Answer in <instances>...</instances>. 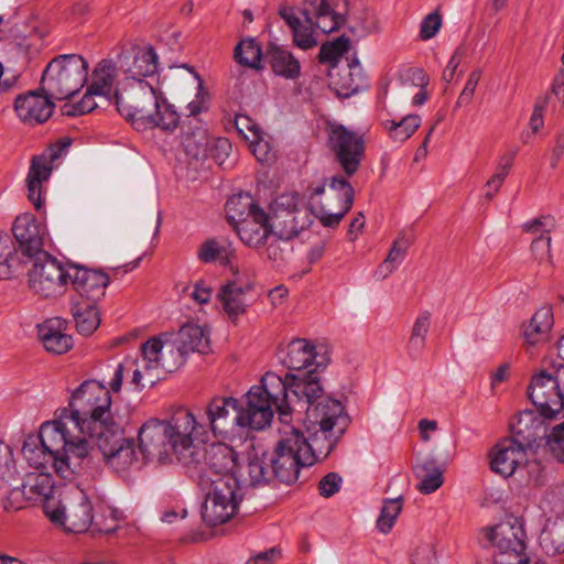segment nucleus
<instances>
[{
    "mask_svg": "<svg viewBox=\"0 0 564 564\" xmlns=\"http://www.w3.org/2000/svg\"><path fill=\"white\" fill-rule=\"evenodd\" d=\"M235 127L246 141L254 140L261 133V127L249 116L237 115Z\"/></svg>",
    "mask_w": 564,
    "mask_h": 564,
    "instance_id": "nucleus-54",
    "label": "nucleus"
},
{
    "mask_svg": "<svg viewBox=\"0 0 564 564\" xmlns=\"http://www.w3.org/2000/svg\"><path fill=\"white\" fill-rule=\"evenodd\" d=\"M198 304H206L212 297V289L204 281H198L191 294Z\"/></svg>",
    "mask_w": 564,
    "mask_h": 564,
    "instance_id": "nucleus-63",
    "label": "nucleus"
},
{
    "mask_svg": "<svg viewBox=\"0 0 564 564\" xmlns=\"http://www.w3.org/2000/svg\"><path fill=\"white\" fill-rule=\"evenodd\" d=\"M414 475L419 479L417 490L424 495L436 491L443 485V470L433 458H425L414 467Z\"/></svg>",
    "mask_w": 564,
    "mask_h": 564,
    "instance_id": "nucleus-36",
    "label": "nucleus"
},
{
    "mask_svg": "<svg viewBox=\"0 0 564 564\" xmlns=\"http://www.w3.org/2000/svg\"><path fill=\"white\" fill-rule=\"evenodd\" d=\"M340 485L341 477L336 473H328L318 484L319 495L329 498L340 489Z\"/></svg>",
    "mask_w": 564,
    "mask_h": 564,
    "instance_id": "nucleus-57",
    "label": "nucleus"
},
{
    "mask_svg": "<svg viewBox=\"0 0 564 564\" xmlns=\"http://www.w3.org/2000/svg\"><path fill=\"white\" fill-rule=\"evenodd\" d=\"M305 414L307 436L286 426L272 452L250 458L251 486H264L274 480L286 485L295 482L301 468L313 466L330 454L350 423L343 404L332 398L311 402Z\"/></svg>",
    "mask_w": 564,
    "mask_h": 564,
    "instance_id": "nucleus-1",
    "label": "nucleus"
},
{
    "mask_svg": "<svg viewBox=\"0 0 564 564\" xmlns=\"http://www.w3.org/2000/svg\"><path fill=\"white\" fill-rule=\"evenodd\" d=\"M52 476L48 473H29L25 475L21 492L26 500H44V512L50 521L65 532H70L67 527L66 510L67 507L61 500H56L52 495L55 490Z\"/></svg>",
    "mask_w": 564,
    "mask_h": 564,
    "instance_id": "nucleus-14",
    "label": "nucleus"
},
{
    "mask_svg": "<svg viewBox=\"0 0 564 564\" xmlns=\"http://www.w3.org/2000/svg\"><path fill=\"white\" fill-rule=\"evenodd\" d=\"M73 68H76L77 78L73 79L78 87L73 89V117L83 116L97 108L95 96H101L100 94L90 93V88L87 87L86 93L80 100H75V97L80 88H83L88 82L89 64L82 56L73 54Z\"/></svg>",
    "mask_w": 564,
    "mask_h": 564,
    "instance_id": "nucleus-29",
    "label": "nucleus"
},
{
    "mask_svg": "<svg viewBox=\"0 0 564 564\" xmlns=\"http://www.w3.org/2000/svg\"><path fill=\"white\" fill-rule=\"evenodd\" d=\"M158 355V364L161 371L173 372L184 364L185 355L181 351L178 346L174 349L172 345L163 344V348H160V352Z\"/></svg>",
    "mask_w": 564,
    "mask_h": 564,
    "instance_id": "nucleus-50",
    "label": "nucleus"
},
{
    "mask_svg": "<svg viewBox=\"0 0 564 564\" xmlns=\"http://www.w3.org/2000/svg\"><path fill=\"white\" fill-rule=\"evenodd\" d=\"M68 63H70V54L59 55L52 59L43 72L40 90L51 100H67L70 98Z\"/></svg>",
    "mask_w": 564,
    "mask_h": 564,
    "instance_id": "nucleus-23",
    "label": "nucleus"
},
{
    "mask_svg": "<svg viewBox=\"0 0 564 564\" xmlns=\"http://www.w3.org/2000/svg\"><path fill=\"white\" fill-rule=\"evenodd\" d=\"M480 78H481V69H479V68L473 70L469 74V77L465 84V87L462 90V93L456 101L455 108H458V107H462L465 105H469L471 102L475 90L478 86Z\"/></svg>",
    "mask_w": 564,
    "mask_h": 564,
    "instance_id": "nucleus-55",
    "label": "nucleus"
},
{
    "mask_svg": "<svg viewBox=\"0 0 564 564\" xmlns=\"http://www.w3.org/2000/svg\"><path fill=\"white\" fill-rule=\"evenodd\" d=\"M117 77V67L112 59L104 58L94 68L91 84L88 86L90 93L100 94L109 102L113 104L112 86Z\"/></svg>",
    "mask_w": 564,
    "mask_h": 564,
    "instance_id": "nucleus-35",
    "label": "nucleus"
},
{
    "mask_svg": "<svg viewBox=\"0 0 564 564\" xmlns=\"http://www.w3.org/2000/svg\"><path fill=\"white\" fill-rule=\"evenodd\" d=\"M235 256V250L229 242H220L216 239H208L204 241L198 251L197 257L204 263H212L219 261L224 265H230L231 259Z\"/></svg>",
    "mask_w": 564,
    "mask_h": 564,
    "instance_id": "nucleus-40",
    "label": "nucleus"
},
{
    "mask_svg": "<svg viewBox=\"0 0 564 564\" xmlns=\"http://www.w3.org/2000/svg\"><path fill=\"white\" fill-rule=\"evenodd\" d=\"M553 325V313L550 306H543L539 308L533 316L529 325L524 330L525 340L533 345L540 340V337L545 335Z\"/></svg>",
    "mask_w": 564,
    "mask_h": 564,
    "instance_id": "nucleus-42",
    "label": "nucleus"
},
{
    "mask_svg": "<svg viewBox=\"0 0 564 564\" xmlns=\"http://www.w3.org/2000/svg\"><path fill=\"white\" fill-rule=\"evenodd\" d=\"M324 388L319 377L312 372L286 375L281 378L274 372H267L259 386L250 388L246 394L247 413L245 423L252 430H262L273 417V408L281 422L288 424L294 406L305 409L311 402L323 398Z\"/></svg>",
    "mask_w": 564,
    "mask_h": 564,
    "instance_id": "nucleus-3",
    "label": "nucleus"
},
{
    "mask_svg": "<svg viewBox=\"0 0 564 564\" xmlns=\"http://www.w3.org/2000/svg\"><path fill=\"white\" fill-rule=\"evenodd\" d=\"M421 118L417 115H408L400 121L387 120L383 122L391 139L397 142H404L419 129Z\"/></svg>",
    "mask_w": 564,
    "mask_h": 564,
    "instance_id": "nucleus-45",
    "label": "nucleus"
},
{
    "mask_svg": "<svg viewBox=\"0 0 564 564\" xmlns=\"http://www.w3.org/2000/svg\"><path fill=\"white\" fill-rule=\"evenodd\" d=\"M207 137L204 131H198L183 139V145L188 155L195 159L205 156L207 152Z\"/></svg>",
    "mask_w": 564,
    "mask_h": 564,
    "instance_id": "nucleus-52",
    "label": "nucleus"
},
{
    "mask_svg": "<svg viewBox=\"0 0 564 564\" xmlns=\"http://www.w3.org/2000/svg\"><path fill=\"white\" fill-rule=\"evenodd\" d=\"M79 489V502L73 511V534L87 532L94 527L93 506L83 489Z\"/></svg>",
    "mask_w": 564,
    "mask_h": 564,
    "instance_id": "nucleus-47",
    "label": "nucleus"
},
{
    "mask_svg": "<svg viewBox=\"0 0 564 564\" xmlns=\"http://www.w3.org/2000/svg\"><path fill=\"white\" fill-rule=\"evenodd\" d=\"M177 341L184 355L189 352L207 354L210 350L208 333L196 324L183 325L178 330Z\"/></svg>",
    "mask_w": 564,
    "mask_h": 564,
    "instance_id": "nucleus-34",
    "label": "nucleus"
},
{
    "mask_svg": "<svg viewBox=\"0 0 564 564\" xmlns=\"http://www.w3.org/2000/svg\"><path fill=\"white\" fill-rule=\"evenodd\" d=\"M73 295L75 301L98 303L105 296L111 276L104 270L90 269L73 262Z\"/></svg>",
    "mask_w": 564,
    "mask_h": 564,
    "instance_id": "nucleus-20",
    "label": "nucleus"
},
{
    "mask_svg": "<svg viewBox=\"0 0 564 564\" xmlns=\"http://www.w3.org/2000/svg\"><path fill=\"white\" fill-rule=\"evenodd\" d=\"M100 322L98 303L77 302L73 295V323L79 335L91 336L99 327Z\"/></svg>",
    "mask_w": 564,
    "mask_h": 564,
    "instance_id": "nucleus-32",
    "label": "nucleus"
},
{
    "mask_svg": "<svg viewBox=\"0 0 564 564\" xmlns=\"http://www.w3.org/2000/svg\"><path fill=\"white\" fill-rule=\"evenodd\" d=\"M347 13L348 0H301L297 6L284 4L279 9L292 35H345Z\"/></svg>",
    "mask_w": 564,
    "mask_h": 564,
    "instance_id": "nucleus-6",
    "label": "nucleus"
},
{
    "mask_svg": "<svg viewBox=\"0 0 564 564\" xmlns=\"http://www.w3.org/2000/svg\"><path fill=\"white\" fill-rule=\"evenodd\" d=\"M113 105L139 131L159 128L172 132L180 123L174 106L167 102L162 91L143 79L134 80L122 93H113Z\"/></svg>",
    "mask_w": 564,
    "mask_h": 564,
    "instance_id": "nucleus-5",
    "label": "nucleus"
},
{
    "mask_svg": "<svg viewBox=\"0 0 564 564\" xmlns=\"http://www.w3.org/2000/svg\"><path fill=\"white\" fill-rule=\"evenodd\" d=\"M138 438L147 459L165 464L174 457L197 485L204 480L227 482L229 477L239 481L236 475L238 454L223 443L207 447L206 425L198 423L186 408L177 409L169 420H148L140 427Z\"/></svg>",
    "mask_w": 564,
    "mask_h": 564,
    "instance_id": "nucleus-2",
    "label": "nucleus"
},
{
    "mask_svg": "<svg viewBox=\"0 0 564 564\" xmlns=\"http://www.w3.org/2000/svg\"><path fill=\"white\" fill-rule=\"evenodd\" d=\"M22 454L31 467L41 469L52 465L54 468V456L46 451V446H44L37 435L26 436L23 443Z\"/></svg>",
    "mask_w": 564,
    "mask_h": 564,
    "instance_id": "nucleus-39",
    "label": "nucleus"
},
{
    "mask_svg": "<svg viewBox=\"0 0 564 564\" xmlns=\"http://www.w3.org/2000/svg\"><path fill=\"white\" fill-rule=\"evenodd\" d=\"M12 232L18 249L30 263L34 257L44 253V238L46 228L33 214L19 215L12 226Z\"/></svg>",
    "mask_w": 564,
    "mask_h": 564,
    "instance_id": "nucleus-19",
    "label": "nucleus"
},
{
    "mask_svg": "<svg viewBox=\"0 0 564 564\" xmlns=\"http://www.w3.org/2000/svg\"><path fill=\"white\" fill-rule=\"evenodd\" d=\"M231 271L234 278L220 288L217 297L228 317L236 321L247 312L245 295L253 289V283L248 276L241 275L237 268H231Z\"/></svg>",
    "mask_w": 564,
    "mask_h": 564,
    "instance_id": "nucleus-24",
    "label": "nucleus"
},
{
    "mask_svg": "<svg viewBox=\"0 0 564 564\" xmlns=\"http://www.w3.org/2000/svg\"><path fill=\"white\" fill-rule=\"evenodd\" d=\"M350 50L349 37H335L322 44L318 59L322 64H328L333 69L337 66L339 58Z\"/></svg>",
    "mask_w": 564,
    "mask_h": 564,
    "instance_id": "nucleus-46",
    "label": "nucleus"
},
{
    "mask_svg": "<svg viewBox=\"0 0 564 564\" xmlns=\"http://www.w3.org/2000/svg\"><path fill=\"white\" fill-rule=\"evenodd\" d=\"M541 426L542 421L536 417L533 411H523L518 415L517 421L511 423L512 435L509 438L517 441L529 449L536 441Z\"/></svg>",
    "mask_w": 564,
    "mask_h": 564,
    "instance_id": "nucleus-33",
    "label": "nucleus"
},
{
    "mask_svg": "<svg viewBox=\"0 0 564 564\" xmlns=\"http://www.w3.org/2000/svg\"><path fill=\"white\" fill-rule=\"evenodd\" d=\"M15 473L17 466L13 449L9 444L0 441V486H9Z\"/></svg>",
    "mask_w": 564,
    "mask_h": 564,
    "instance_id": "nucleus-49",
    "label": "nucleus"
},
{
    "mask_svg": "<svg viewBox=\"0 0 564 564\" xmlns=\"http://www.w3.org/2000/svg\"><path fill=\"white\" fill-rule=\"evenodd\" d=\"M411 241L401 235L392 245L386 260L378 267L376 274L380 279L389 276L403 261Z\"/></svg>",
    "mask_w": 564,
    "mask_h": 564,
    "instance_id": "nucleus-44",
    "label": "nucleus"
},
{
    "mask_svg": "<svg viewBox=\"0 0 564 564\" xmlns=\"http://www.w3.org/2000/svg\"><path fill=\"white\" fill-rule=\"evenodd\" d=\"M547 97L539 98L533 108V112L530 118V128L534 133L539 132L544 124V111L547 106Z\"/></svg>",
    "mask_w": 564,
    "mask_h": 564,
    "instance_id": "nucleus-58",
    "label": "nucleus"
},
{
    "mask_svg": "<svg viewBox=\"0 0 564 564\" xmlns=\"http://www.w3.org/2000/svg\"><path fill=\"white\" fill-rule=\"evenodd\" d=\"M346 66L329 72L330 85L340 97H350L369 86L367 75L356 54Z\"/></svg>",
    "mask_w": 564,
    "mask_h": 564,
    "instance_id": "nucleus-27",
    "label": "nucleus"
},
{
    "mask_svg": "<svg viewBox=\"0 0 564 564\" xmlns=\"http://www.w3.org/2000/svg\"><path fill=\"white\" fill-rule=\"evenodd\" d=\"M431 326V313L421 312L414 321L406 349L411 358H419L426 345V335Z\"/></svg>",
    "mask_w": 564,
    "mask_h": 564,
    "instance_id": "nucleus-41",
    "label": "nucleus"
},
{
    "mask_svg": "<svg viewBox=\"0 0 564 564\" xmlns=\"http://www.w3.org/2000/svg\"><path fill=\"white\" fill-rule=\"evenodd\" d=\"M546 446L557 462L564 463V422L553 426L547 435Z\"/></svg>",
    "mask_w": 564,
    "mask_h": 564,
    "instance_id": "nucleus-51",
    "label": "nucleus"
},
{
    "mask_svg": "<svg viewBox=\"0 0 564 564\" xmlns=\"http://www.w3.org/2000/svg\"><path fill=\"white\" fill-rule=\"evenodd\" d=\"M29 262L9 234H0V280L19 275Z\"/></svg>",
    "mask_w": 564,
    "mask_h": 564,
    "instance_id": "nucleus-30",
    "label": "nucleus"
},
{
    "mask_svg": "<svg viewBox=\"0 0 564 564\" xmlns=\"http://www.w3.org/2000/svg\"><path fill=\"white\" fill-rule=\"evenodd\" d=\"M433 558L434 552L430 544L417 546L412 555L413 564H431Z\"/></svg>",
    "mask_w": 564,
    "mask_h": 564,
    "instance_id": "nucleus-62",
    "label": "nucleus"
},
{
    "mask_svg": "<svg viewBox=\"0 0 564 564\" xmlns=\"http://www.w3.org/2000/svg\"><path fill=\"white\" fill-rule=\"evenodd\" d=\"M564 155V130L558 132L555 137V144L552 149L551 167L556 169L561 159Z\"/></svg>",
    "mask_w": 564,
    "mask_h": 564,
    "instance_id": "nucleus-64",
    "label": "nucleus"
},
{
    "mask_svg": "<svg viewBox=\"0 0 564 564\" xmlns=\"http://www.w3.org/2000/svg\"><path fill=\"white\" fill-rule=\"evenodd\" d=\"M198 487L205 494L202 518L207 525L223 524L235 516L241 499L240 481L230 477L227 482L204 480Z\"/></svg>",
    "mask_w": 564,
    "mask_h": 564,
    "instance_id": "nucleus-10",
    "label": "nucleus"
},
{
    "mask_svg": "<svg viewBox=\"0 0 564 564\" xmlns=\"http://www.w3.org/2000/svg\"><path fill=\"white\" fill-rule=\"evenodd\" d=\"M347 177L346 175H335L329 180V191L335 193L339 200V208L336 212L332 209L328 196L325 198V202L321 198L325 193V184L308 188L311 212L325 227L337 226L354 205L355 191L347 181Z\"/></svg>",
    "mask_w": 564,
    "mask_h": 564,
    "instance_id": "nucleus-11",
    "label": "nucleus"
},
{
    "mask_svg": "<svg viewBox=\"0 0 564 564\" xmlns=\"http://www.w3.org/2000/svg\"><path fill=\"white\" fill-rule=\"evenodd\" d=\"M94 454L88 464L83 458L80 464L90 468L95 457L101 453L106 462L117 470L127 469L135 458L133 442L123 436V431L118 423L110 424L104 430L94 434Z\"/></svg>",
    "mask_w": 564,
    "mask_h": 564,
    "instance_id": "nucleus-13",
    "label": "nucleus"
},
{
    "mask_svg": "<svg viewBox=\"0 0 564 564\" xmlns=\"http://www.w3.org/2000/svg\"><path fill=\"white\" fill-rule=\"evenodd\" d=\"M528 395L541 416L555 417L564 409V364H552L532 376Z\"/></svg>",
    "mask_w": 564,
    "mask_h": 564,
    "instance_id": "nucleus-9",
    "label": "nucleus"
},
{
    "mask_svg": "<svg viewBox=\"0 0 564 564\" xmlns=\"http://www.w3.org/2000/svg\"><path fill=\"white\" fill-rule=\"evenodd\" d=\"M160 348H163L161 337H152L141 345V359L130 362L134 367L131 383L138 390L153 387L161 379L162 371L158 364Z\"/></svg>",
    "mask_w": 564,
    "mask_h": 564,
    "instance_id": "nucleus-22",
    "label": "nucleus"
},
{
    "mask_svg": "<svg viewBox=\"0 0 564 564\" xmlns=\"http://www.w3.org/2000/svg\"><path fill=\"white\" fill-rule=\"evenodd\" d=\"M248 142L250 150L258 161L268 163L274 159V153L263 130L254 140H249Z\"/></svg>",
    "mask_w": 564,
    "mask_h": 564,
    "instance_id": "nucleus-53",
    "label": "nucleus"
},
{
    "mask_svg": "<svg viewBox=\"0 0 564 564\" xmlns=\"http://www.w3.org/2000/svg\"><path fill=\"white\" fill-rule=\"evenodd\" d=\"M494 564H540L538 561H533L529 553L525 551L509 553L501 555L500 557H494Z\"/></svg>",
    "mask_w": 564,
    "mask_h": 564,
    "instance_id": "nucleus-59",
    "label": "nucleus"
},
{
    "mask_svg": "<svg viewBox=\"0 0 564 564\" xmlns=\"http://www.w3.org/2000/svg\"><path fill=\"white\" fill-rule=\"evenodd\" d=\"M29 271L30 289L42 297L62 295L67 290L68 272L63 264L47 252L33 258Z\"/></svg>",
    "mask_w": 564,
    "mask_h": 564,
    "instance_id": "nucleus-15",
    "label": "nucleus"
},
{
    "mask_svg": "<svg viewBox=\"0 0 564 564\" xmlns=\"http://www.w3.org/2000/svg\"><path fill=\"white\" fill-rule=\"evenodd\" d=\"M156 70L158 55L152 46L140 48L134 55L132 66L128 68L132 78L152 76Z\"/></svg>",
    "mask_w": 564,
    "mask_h": 564,
    "instance_id": "nucleus-43",
    "label": "nucleus"
},
{
    "mask_svg": "<svg viewBox=\"0 0 564 564\" xmlns=\"http://www.w3.org/2000/svg\"><path fill=\"white\" fill-rule=\"evenodd\" d=\"M54 104L39 90H31L19 95L14 100V110L19 119L28 126H36L46 122L53 113Z\"/></svg>",
    "mask_w": 564,
    "mask_h": 564,
    "instance_id": "nucleus-26",
    "label": "nucleus"
},
{
    "mask_svg": "<svg viewBox=\"0 0 564 564\" xmlns=\"http://www.w3.org/2000/svg\"><path fill=\"white\" fill-rule=\"evenodd\" d=\"M489 456L491 470L503 477H510L527 463L528 448L507 437L496 444Z\"/></svg>",
    "mask_w": 564,
    "mask_h": 564,
    "instance_id": "nucleus-25",
    "label": "nucleus"
},
{
    "mask_svg": "<svg viewBox=\"0 0 564 564\" xmlns=\"http://www.w3.org/2000/svg\"><path fill=\"white\" fill-rule=\"evenodd\" d=\"M485 538L495 547L494 557L527 550V534L520 519L510 517L484 530Z\"/></svg>",
    "mask_w": 564,
    "mask_h": 564,
    "instance_id": "nucleus-18",
    "label": "nucleus"
},
{
    "mask_svg": "<svg viewBox=\"0 0 564 564\" xmlns=\"http://www.w3.org/2000/svg\"><path fill=\"white\" fill-rule=\"evenodd\" d=\"M70 148V137H64L50 144L41 154L33 155L30 161L25 183L28 198L36 210L45 204L47 182L53 170L58 169Z\"/></svg>",
    "mask_w": 564,
    "mask_h": 564,
    "instance_id": "nucleus-8",
    "label": "nucleus"
},
{
    "mask_svg": "<svg viewBox=\"0 0 564 564\" xmlns=\"http://www.w3.org/2000/svg\"><path fill=\"white\" fill-rule=\"evenodd\" d=\"M247 413V406L240 409L239 401L232 397H214L205 408V424L207 434L212 432L215 436L226 435L235 425L250 427V424L242 420ZM200 423V421H197Z\"/></svg>",
    "mask_w": 564,
    "mask_h": 564,
    "instance_id": "nucleus-17",
    "label": "nucleus"
},
{
    "mask_svg": "<svg viewBox=\"0 0 564 564\" xmlns=\"http://www.w3.org/2000/svg\"><path fill=\"white\" fill-rule=\"evenodd\" d=\"M442 26V15L438 11L431 12L427 14L422 23L420 35H436Z\"/></svg>",
    "mask_w": 564,
    "mask_h": 564,
    "instance_id": "nucleus-60",
    "label": "nucleus"
},
{
    "mask_svg": "<svg viewBox=\"0 0 564 564\" xmlns=\"http://www.w3.org/2000/svg\"><path fill=\"white\" fill-rule=\"evenodd\" d=\"M68 321L62 317H52L37 325V336L46 351L62 355L70 349V336L67 335Z\"/></svg>",
    "mask_w": 564,
    "mask_h": 564,
    "instance_id": "nucleus-28",
    "label": "nucleus"
},
{
    "mask_svg": "<svg viewBox=\"0 0 564 564\" xmlns=\"http://www.w3.org/2000/svg\"><path fill=\"white\" fill-rule=\"evenodd\" d=\"M265 62L276 76L285 79H296L301 74L300 62L281 46L270 44L265 52Z\"/></svg>",
    "mask_w": 564,
    "mask_h": 564,
    "instance_id": "nucleus-31",
    "label": "nucleus"
},
{
    "mask_svg": "<svg viewBox=\"0 0 564 564\" xmlns=\"http://www.w3.org/2000/svg\"><path fill=\"white\" fill-rule=\"evenodd\" d=\"M540 545L550 556L564 554V519L547 521L541 535Z\"/></svg>",
    "mask_w": 564,
    "mask_h": 564,
    "instance_id": "nucleus-38",
    "label": "nucleus"
},
{
    "mask_svg": "<svg viewBox=\"0 0 564 564\" xmlns=\"http://www.w3.org/2000/svg\"><path fill=\"white\" fill-rule=\"evenodd\" d=\"M282 362L290 370L297 371L296 375L312 372L318 377V371L326 368L327 359L324 355H318L310 341L296 338L288 345Z\"/></svg>",
    "mask_w": 564,
    "mask_h": 564,
    "instance_id": "nucleus-21",
    "label": "nucleus"
},
{
    "mask_svg": "<svg viewBox=\"0 0 564 564\" xmlns=\"http://www.w3.org/2000/svg\"><path fill=\"white\" fill-rule=\"evenodd\" d=\"M110 390L100 381L85 380L73 390V457L90 463L96 449L94 434L117 423Z\"/></svg>",
    "mask_w": 564,
    "mask_h": 564,
    "instance_id": "nucleus-4",
    "label": "nucleus"
},
{
    "mask_svg": "<svg viewBox=\"0 0 564 564\" xmlns=\"http://www.w3.org/2000/svg\"><path fill=\"white\" fill-rule=\"evenodd\" d=\"M531 251L539 262L549 261L551 258V236L541 234L532 241Z\"/></svg>",
    "mask_w": 564,
    "mask_h": 564,
    "instance_id": "nucleus-56",
    "label": "nucleus"
},
{
    "mask_svg": "<svg viewBox=\"0 0 564 564\" xmlns=\"http://www.w3.org/2000/svg\"><path fill=\"white\" fill-rule=\"evenodd\" d=\"M70 401L68 406L59 408L55 411L52 421L44 422L39 434H36L46 451L54 456V470L62 479L67 478L70 470L67 446L70 444L69 432L66 420H70Z\"/></svg>",
    "mask_w": 564,
    "mask_h": 564,
    "instance_id": "nucleus-12",
    "label": "nucleus"
},
{
    "mask_svg": "<svg viewBox=\"0 0 564 564\" xmlns=\"http://www.w3.org/2000/svg\"><path fill=\"white\" fill-rule=\"evenodd\" d=\"M227 219L231 223L241 241L253 248L263 246L272 235L269 216L254 204L249 194L230 197L226 203Z\"/></svg>",
    "mask_w": 564,
    "mask_h": 564,
    "instance_id": "nucleus-7",
    "label": "nucleus"
},
{
    "mask_svg": "<svg viewBox=\"0 0 564 564\" xmlns=\"http://www.w3.org/2000/svg\"><path fill=\"white\" fill-rule=\"evenodd\" d=\"M554 227V219L551 216H542L528 221L523 225V230L527 232L542 231L544 235H549L551 228Z\"/></svg>",
    "mask_w": 564,
    "mask_h": 564,
    "instance_id": "nucleus-61",
    "label": "nucleus"
},
{
    "mask_svg": "<svg viewBox=\"0 0 564 564\" xmlns=\"http://www.w3.org/2000/svg\"><path fill=\"white\" fill-rule=\"evenodd\" d=\"M402 496L383 500L380 516L377 519V528L380 532L388 533L391 531L398 516L402 510Z\"/></svg>",
    "mask_w": 564,
    "mask_h": 564,
    "instance_id": "nucleus-48",
    "label": "nucleus"
},
{
    "mask_svg": "<svg viewBox=\"0 0 564 564\" xmlns=\"http://www.w3.org/2000/svg\"><path fill=\"white\" fill-rule=\"evenodd\" d=\"M328 147L346 176H352L365 156L362 137L344 126H335L328 134Z\"/></svg>",
    "mask_w": 564,
    "mask_h": 564,
    "instance_id": "nucleus-16",
    "label": "nucleus"
},
{
    "mask_svg": "<svg viewBox=\"0 0 564 564\" xmlns=\"http://www.w3.org/2000/svg\"><path fill=\"white\" fill-rule=\"evenodd\" d=\"M234 57L238 64L251 69L260 70L264 67L265 54L254 37H242L234 50Z\"/></svg>",
    "mask_w": 564,
    "mask_h": 564,
    "instance_id": "nucleus-37",
    "label": "nucleus"
}]
</instances>
